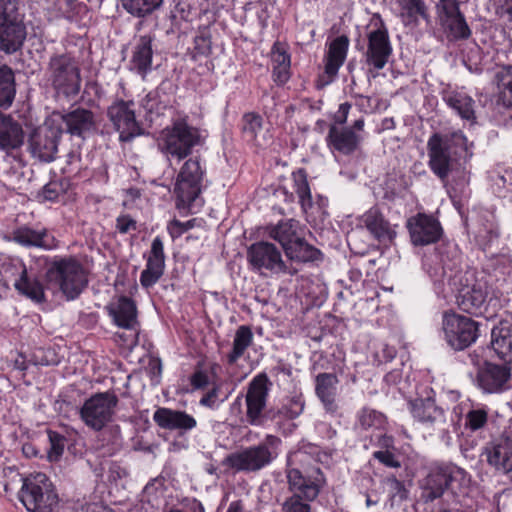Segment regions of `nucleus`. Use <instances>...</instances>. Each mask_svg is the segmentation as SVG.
I'll list each match as a JSON object with an SVG mask.
<instances>
[{
  "instance_id": "69168bd1",
  "label": "nucleus",
  "mask_w": 512,
  "mask_h": 512,
  "mask_svg": "<svg viewBox=\"0 0 512 512\" xmlns=\"http://www.w3.org/2000/svg\"><path fill=\"white\" fill-rule=\"evenodd\" d=\"M190 382L195 389L204 388L209 382L208 375L202 370H197L192 374Z\"/></svg>"
},
{
  "instance_id": "de8ad7c7",
  "label": "nucleus",
  "mask_w": 512,
  "mask_h": 512,
  "mask_svg": "<svg viewBox=\"0 0 512 512\" xmlns=\"http://www.w3.org/2000/svg\"><path fill=\"white\" fill-rule=\"evenodd\" d=\"M242 132L244 136L254 141L257 145H261L258 137L263 130V118L255 112H248L242 116Z\"/></svg>"
},
{
  "instance_id": "4d7b16f0",
  "label": "nucleus",
  "mask_w": 512,
  "mask_h": 512,
  "mask_svg": "<svg viewBox=\"0 0 512 512\" xmlns=\"http://www.w3.org/2000/svg\"><path fill=\"white\" fill-rule=\"evenodd\" d=\"M195 54L201 56H208L212 52V42L209 32L202 31L194 39Z\"/></svg>"
},
{
  "instance_id": "c756f323",
  "label": "nucleus",
  "mask_w": 512,
  "mask_h": 512,
  "mask_svg": "<svg viewBox=\"0 0 512 512\" xmlns=\"http://www.w3.org/2000/svg\"><path fill=\"white\" fill-rule=\"evenodd\" d=\"M339 380L334 373H319L315 378V393L326 412L334 414L338 410L336 403Z\"/></svg>"
},
{
  "instance_id": "0e129e2a",
  "label": "nucleus",
  "mask_w": 512,
  "mask_h": 512,
  "mask_svg": "<svg viewBox=\"0 0 512 512\" xmlns=\"http://www.w3.org/2000/svg\"><path fill=\"white\" fill-rule=\"evenodd\" d=\"M379 363H387L392 361L396 356V349L393 346L383 344L380 351L375 354Z\"/></svg>"
},
{
  "instance_id": "7ed1b4c3",
  "label": "nucleus",
  "mask_w": 512,
  "mask_h": 512,
  "mask_svg": "<svg viewBox=\"0 0 512 512\" xmlns=\"http://www.w3.org/2000/svg\"><path fill=\"white\" fill-rule=\"evenodd\" d=\"M281 444L278 436L268 434L261 442L228 454L222 465L235 473H257L277 459Z\"/></svg>"
},
{
  "instance_id": "a18cd8bd",
  "label": "nucleus",
  "mask_w": 512,
  "mask_h": 512,
  "mask_svg": "<svg viewBox=\"0 0 512 512\" xmlns=\"http://www.w3.org/2000/svg\"><path fill=\"white\" fill-rule=\"evenodd\" d=\"M494 82L497 86L499 101L505 107L512 108V65L499 68L495 72Z\"/></svg>"
},
{
  "instance_id": "a211bd4d",
  "label": "nucleus",
  "mask_w": 512,
  "mask_h": 512,
  "mask_svg": "<svg viewBox=\"0 0 512 512\" xmlns=\"http://www.w3.org/2000/svg\"><path fill=\"white\" fill-rule=\"evenodd\" d=\"M107 117L119 133L121 142H130L144 134L141 124L136 120L133 101L117 99L108 107Z\"/></svg>"
},
{
  "instance_id": "cd10ccee",
  "label": "nucleus",
  "mask_w": 512,
  "mask_h": 512,
  "mask_svg": "<svg viewBox=\"0 0 512 512\" xmlns=\"http://www.w3.org/2000/svg\"><path fill=\"white\" fill-rule=\"evenodd\" d=\"M487 461L498 471L509 473L512 471V438L502 436L486 448Z\"/></svg>"
},
{
  "instance_id": "ddd939ff",
  "label": "nucleus",
  "mask_w": 512,
  "mask_h": 512,
  "mask_svg": "<svg viewBox=\"0 0 512 512\" xmlns=\"http://www.w3.org/2000/svg\"><path fill=\"white\" fill-rule=\"evenodd\" d=\"M409 410L430 435L445 439L449 434L450 424L445 410L436 404L432 397L417 398L409 401Z\"/></svg>"
},
{
  "instance_id": "f8f14e48",
  "label": "nucleus",
  "mask_w": 512,
  "mask_h": 512,
  "mask_svg": "<svg viewBox=\"0 0 512 512\" xmlns=\"http://www.w3.org/2000/svg\"><path fill=\"white\" fill-rule=\"evenodd\" d=\"M63 127L56 118H50L32 131L28 139V151L34 159L49 163L55 160Z\"/></svg>"
},
{
  "instance_id": "9d476101",
  "label": "nucleus",
  "mask_w": 512,
  "mask_h": 512,
  "mask_svg": "<svg viewBox=\"0 0 512 512\" xmlns=\"http://www.w3.org/2000/svg\"><path fill=\"white\" fill-rule=\"evenodd\" d=\"M204 175L205 169L199 157H192L184 162L174 186L177 209L190 210L201 194Z\"/></svg>"
},
{
  "instance_id": "8fccbe9b",
  "label": "nucleus",
  "mask_w": 512,
  "mask_h": 512,
  "mask_svg": "<svg viewBox=\"0 0 512 512\" xmlns=\"http://www.w3.org/2000/svg\"><path fill=\"white\" fill-rule=\"evenodd\" d=\"M383 488L387 492L391 505L404 501L408 496V490L402 481L395 476H388L383 481Z\"/></svg>"
},
{
  "instance_id": "6e6552de",
  "label": "nucleus",
  "mask_w": 512,
  "mask_h": 512,
  "mask_svg": "<svg viewBox=\"0 0 512 512\" xmlns=\"http://www.w3.org/2000/svg\"><path fill=\"white\" fill-rule=\"evenodd\" d=\"M26 34L19 0H0V50L6 54L16 52L23 45Z\"/></svg>"
},
{
  "instance_id": "ea45409f",
  "label": "nucleus",
  "mask_w": 512,
  "mask_h": 512,
  "mask_svg": "<svg viewBox=\"0 0 512 512\" xmlns=\"http://www.w3.org/2000/svg\"><path fill=\"white\" fill-rule=\"evenodd\" d=\"M167 85L169 83L162 82L142 100V106L148 114L159 116L171 106V97L167 93Z\"/></svg>"
},
{
  "instance_id": "473e14b6",
  "label": "nucleus",
  "mask_w": 512,
  "mask_h": 512,
  "mask_svg": "<svg viewBox=\"0 0 512 512\" xmlns=\"http://www.w3.org/2000/svg\"><path fill=\"white\" fill-rule=\"evenodd\" d=\"M267 233L270 238L279 242L284 252H286L296 240H300L303 229L299 221L286 219L279 221L276 225L267 227Z\"/></svg>"
},
{
  "instance_id": "bf43d9fd",
  "label": "nucleus",
  "mask_w": 512,
  "mask_h": 512,
  "mask_svg": "<svg viewBox=\"0 0 512 512\" xmlns=\"http://www.w3.org/2000/svg\"><path fill=\"white\" fill-rule=\"evenodd\" d=\"M196 219H191L186 222H181L177 219H173L168 224V231L172 238H178L188 230L195 226Z\"/></svg>"
},
{
  "instance_id": "4468645a",
  "label": "nucleus",
  "mask_w": 512,
  "mask_h": 512,
  "mask_svg": "<svg viewBox=\"0 0 512 512\" xmlns=\"http://www.w3.org/2000/svg\"><path fill=\"white\" fill-rule=\"evenodd\" d=\"M118 397L113 392H99L85 400L80 408V418L94 431H101L112 421Z\"/></svg>"
},
{
  "instance_id": "5fc2aeb1",
  "label": "nucleus",
  "mask_w": 512,
  "mask_h": 512,
  "mask_svg": "<svg viewBox=\"0 0 512 512\" xmlns=\"http://www.w3.org/2000/svg\"><path fill=\"white\" fill-rule=\"evenodd\" d=\"M310 502L292 494L282 503L281 510L282 512H312Z\"/></svg>"
},
{
  "instance_id": "4c0bfd02",
  "label": "nucleus",
  "mask_w": 512,
  "mask_h": 512,
  "mask_svg": "<svg viewBox=\"0 0 512 512\" xmlns=\"http://www.w3.org/2000/svg\"><path fill=\"white\" fill-rule=\"evenodd\" d=\"M491 345L500 358H505L512 351V323L502 320L491 331Z\"/></svg>"
},
{
  "instance_id": "dca6fc26",
  "label": "nucleus",
  "mask_w": 512,
  "mask_h": 512,
  "mask_svg": "<svg viewBox=\"0 0 512 512\" xmlns=\"http://www.w3.org/2000/svg\"><path fill=\"white\" fill-rule=\"evenodd\" d=\"M272 383L266 373L256 375L248 384L245 395L246 420L252 426H263L268 420L265 411Z\"/></svg>"
},
{
  "instance_id": "f257e3e1",
  "label": "nucleus",
  "mask_w": 512,
  "mask_h": 512,
  "mask_svg": "<svg viewBox=\"0 0 512 512\" xmlns=\"http://www.w3.org/2000/svg\"><path fill=\"white\" fill-rule=\"evenodd\" d=\"M428 166L441 181L459 164L472 156L467 137L461 130L433 133L427 141Z\"/></svg>"
},
{
  "instance_id": "c9c22d12",
  "label": "nucleus",
  "mask_w": 512,
  "mask_h": 512,
  "mask_svg": "<svg viewBox=\"0 0 512 512\" xmlns=\"http://www.w3.org/2000/svg\"><path fill=\"white\" fill-rule=\"evenodd\" d=\"M440 30L448 42H458L471 37L472 31L462 12L438 20Z\"/></svg>"
},
{
  "instance_id": "09e8293b",
  "label": "nucleus",
  "mask_w": 512,
  "mask_h": 512,
  "mask_svg": "<svg viewBox=\"0 0 512 512\" xmlns=\"http://www.w3.org/2000/svg\"><path fill=\"white\" fill-rule=\"evenodd\" d=\"M385 423V416L372 408L363 407L357 413L356 427L362 430H368L370 428H380Z\"/></svg>"
},
{
  "instance_id": "c85d7f7f",
  "label": "nucleus",
  "mask_w": 512,
  "mask_h": 512,
  "mask_svg": "<svg viewBox=\"0 0 512 512\" xmlns=\"http://www.w3.org/2000/svg\"><path fill=\"white\" fill-rule=\"evenodd\" d=\"M397 16L405 27L415 28L420 20L430 22L429 10L424 0H396Z\"/></svg>"
},
{
  "instance_id": "a19ab883",
  "label": "nucleus",
  "mask_w": 512,
  "mask_h": 512,
  "mask_svg": "<svg viewBox=\"0 0 512 512\" xmlns=\"http://www.w3.org/2000/svg\"><path fill=\"white\" fill-rule=\"evenodd\" d=\"M305 407L302 396H293L283 403L281 407L268 410V420L274 421L280 426L282 420H293L299 417Z\"/></svg>"
},
{
  "instance_id": "2eb2a0df",
  "label": "nucleus",
  "mask_w": 512,
  "mask_h": 512,
  "mask_svg": "<svg viewBox=\"0 0 512 512\" xmlns=\"http://www.w3.org/2000/svg\"><path fill=\"white\" fill-rule=\"evenodd\" d=\"M375 29L367 35V50L364 53L365 64L369 70L383 69L392 55L393 48L390 42L388 29L380 16L375 14L372 18Z\"/></svg>"
},
{
  "instance_id": "f704fd0d",
  "label": "nucleus",
  "mask_w": 512,
  "mask_h": 512,
  "mask_svg": "<svg viewBox=\"0 0 512 512\" xmlns=\"http://www.w3.org/2000/svg\"><path fill=\"white\" fill-rule=\"evenodd\" d=\"M108 311L117 326L130 330L137 327V308L131 298L121 296L115 305L108 307Z\"/></svg>"
},
{
  "instance_id": "4be33fe9",
  "label": "nucleus",
  "mask_w": 512,
  "mask_h": 512,
  "mask_svg": "<svg viewBox=\"0 0 512 512\" xmlns=\"http://www.w3.org/2000/svg\"><path fill=\"white\" fill-rule=\"evenodd\" d=\"M511 378V367L509 364H496L485 361L478 369L477 384L485 393H500L508 388Z\"/></svg>"
},
{
  "instance_id": "72a5a7b5",
  "label": "nucleus",
  "mask_w": 512,
  "mask_h": 512,
  "mask_svg": "<svg viewBox=\"0 0 512 512\" xmlns=\"http://www.w3.org/2000/svg\"><path fill=\"white\" fill-rule=\"evenodd\" d=\"M23 129L12 116L0 112V149L6 152L23 144Z\"/></svg>"
},
{
  "instance_id": "bb28decb",
  "label": "nucleus",
  "mask_w": 512,
  "mask_h": 512,
  "mask_svg": "<svg viewBox=\"0 0 512 512\" xmlns=\"http://www.w3.org/2000/svg\"><path fill=\"white\" fill-rule=\"evenodd\" d=\"M326 140L331 149L344 155H350L358 149L362 137L352 128H339L336 125H331Z\"/></svg>"
},
{
  "instance_id": "338daca9",
  "label": "nucleus",
  "mask_w": 512,
  "mask_h": 512,
  "mask_svg": "<svg viewBox=\"0 0 512 512\" xmlns=\"http://www.w3.org/2000/svg\"><path fill=\"white\" fill-rule=\"evenodd\" d=\"M350 109V103L344 102L340 104L339 109L334 116L335 123L339 125L346 123Z\"/></svg>"
},
{
  "instance_id": "6ab92c4d",
  "label": "nucleus",
  "mask_w": 512,
  "mask_h": 512,
  "mask_svg": "<svg viewBox=\"0 0 512 512\" xmlns=\"http://www.w3.org/2000/svg\"><path fill=\"white\" fill-rule=\"evenodd\" d=\"M289 490L293 495L307 501H314L326 480L319 467H313L302 473L299 469L293 468L287 471Z\"/></svg>"
},
{
  "instance_id": "a878e982",
  "label": "nucleus",
  "mask_w": 512,
  "mask_h": 512,
  "mask_svg": "<svg viewBox=\"0 0 512 512\" xmlns=\"http://www.w3.org/2000/svg\"><path fill=\"white\" fill-rule=\"evenodd\" d=\"M153 421L162 429L175 430L180 434L191 431L197 426V421L192 415L166 407H159L154 412Z\"/></svg>"
},
{
  "instance_id": "9b49d317",
  "label": "nucleus",
  "mask_w": 512,
  "mask_h": 512,
  "mask_svg": "<svg viewBox=\"0 0 512 512\" xmlns=\"http://www.w3.org/2000/svg\"><path fill=\"white\" fill-rule=\"evenodd\" d=\"M442 334L446 344L455 351L470 347L479 336L478 323L473 319L445 312L442 318Z\"/></svg>"
},
{
  "instance_id": "603ef678",
  "label": "nucleus",
  "mask_w": 512,
  "mask_h": 512,
  "mask_svg": "<svg viewBox=\"0 0 512 512\" xmlns=\"http://www.w3.org/2000/svg\"><path fill=\"white\" fill-rule=\"evenodd\" d=\"M295 192L299 197V201L304 209L312 206V196L310 187L306 178V174L303 171H299L295 177Z\"/></svg>"
},
{
  "instance_id": "2f4dec72",
  "label": "nucleus",
  "mask_w": 512,
  "mask_h": 512,
  "mask_svg": "<svg viewBox=\"0 0 512 512\" xmlns=\"http://www.w3.org/2000/svg\"><path fill=\"white\" fill-rule=\"evenodd\" d=\"M370 234L379 242L392 241L396 232L377 207L370 208L361 218Z\"/></svg>"
},
{
  "instance_id": "f3484780",
  "label": "nucleus",
  "mask_w": 512,
  "mask_h": 512,
  "mask_svg": "<svg viewBox=\"0 0 512 512\" xmlns=\"http://www.w3.org/2000/svg\"><path fill=\"white\" fill-rule=\"evenodd\" d=\"M247 258L252 267L258 271L289 275L297 273L296 269H291L285 263L280 249L268 241L253 243L247 250Z\"/></svg>"
},
{
  "instance_id": "37998d69",
  "label": "nucleus",
  "mask_w": 512,
  "mask_h": 512,
  "mask_svg": "<svg viewBox=\"0 0 512 512\" xmlns=\"http://www.w3.org/2000/svg\"><path fill=\"white\" fill-rule=\"evenodd\" d=\"M285 255L292 261L307 263L315 262L322 258V253L319 249L309 244L303 237L300 236V240H296L295 243L288 248Z\"/></svg>"
},
{
  "instance_id": "3c124183",
  "label": "nucleus",
  "mask_w": 512,
  "mask_h": 512,
  "mask_svg": "<svg viewBox=\"0 0 512 512\" xmlns=\"http://www.w3.org/2000/svg\"><path fill=\"white\" fill-rule=\"evenodd\" d=\"M488 422V409L484 407L473 408L465 415L464 427L471 432L483 429Z\"/></svg>"
},
{
  "instance_id": "864d4df0",
  "label": "nucleus",
  "mask_w": 512,
  "mask_h": 512,
  "mask_svg": "<svg viewBox=\"0 0 512 512\" xmlns=\"http://www.w3.org/2000/svg\"><path fill=\"white\" fill-rule=\"evenodd\" d=\"M48 438L50 448L48 450V459L50 461H57L62 456L65 447V437L60 433L48 430Z\"/></svg>"
},
{
  "instance_id": "680f3d73",
  "label": "nucleus",
  "mask_w": 512,
  "mask_h": 512,
  "mask_svg": "<svg viewBox=\"0 0 512 512\" xmlns=\"http://www.w3.org/2000/svg\"><path fill=\"white\" fill-rule=\"evenodd\" d=\"M116 230L120 234H127L137 230V222L129 214H121L116 218Z\"/></svg>"
},
{
  "instance_id": "7c9ffc66",
  "label": "nucleus",
  "mask_w": 512,
  "mask_h": 512,
  "mask_svg": "<svg viewBox=\"0 0 512 512\" xmlns=\"http://www.w3.org/2000/svg\"><path fill=\"white\" fill-rule=\"evenodd\" d=\"M152 42V36H140L132 52L130 70L136 72L142 78H145L146 75L152 70Z\"/></svg>"
},
{
  "instance_id": "f03ea898",
  "label": "nucleus",
  "mask_w": 512,
  "mask_h": 512,
  "mask_svg": "<svg viewBox=\"0 0 512 512\" xmlns=\"http://www.w3.org/2000/svg\"><path fill=\"white\" fill-rule=\"evenodd\" d=\"M471 482L469 473L453 464H441L430 469L421 482V499L425 502H433L449 491L454 496L465 495Z\"/></svg>"
},
{
  "instance_id": "b1692460",
  "label": "nucleus",
  "mask_w": 512,
  "mask_h": 512,
  "mask_svg": "<svg viewBox=\"0 0 512 512\" xmlns=\"http://www.w3.org/2000/svg\"><path fill=\"white\" fill-rule=\"evenodd\" d=\"M350 40L346 35H340L333 39L324 56V73L319 76L318 87L330 84L337 76L340 67L346 60Z\"/></svg>"
},
{
  "instance_id": "49530a36",
  "label": "nucleus",
  "mask_w": 512,
  "mask_h": 512,
  "mask_svg": "<svg viewBox=\"0 0 512 512\" xmlns=\"http://www.w3.org/2000/svg\"><path fill=\"white\" fill-rule=\"evenodd\" d=\"M124 10L137 18L152 14L163 3V0H120Z\"/></svg>"
},
{
  "instance_id": "5701e85b",
  "label": "nucleus",
  "mask_w": 512,
  "mask_h": 512,
  "mask_svg": "<svg viewBox=\"0 0 512 512\" xmlns=\"http://www.w3.org/2000/svg\"><path fill=\"white\" fill-rule=\"evenodd\" d=\"M4 240L25 248L52 250L58 247L57 240L46 228L34 229L26 224L13 229L9 235L4 236Z\"/></svg>"
},
{
  "instance_id": "6e6d98bb",
  "label": "nucleus",
  "mask_w": 512,
  "mask_h": 512,
  "mask_svg": "<svg viewBox=\"0 0 512 512\" xmlns=\"http://www.w3.org/2000/svg\"><path fill=\"white\" fill-rule=\"evenodd\" d=\"M437 20L452 16L461 12L458 0H438L436 3Z\"/></svg>"
},
{
  "instance_id": "0eeeda50",
  "label": "nucleus",
  "mask_w": 512,
  "mask_h": 512,
  "mask_svg": "<svg viewBox=\"0 0 512 512\" xmlns=\"http://www.w3.org/2000/svg\"><path fill=\"white\" fill-rule=\"evenodd\" d=\"M453 285L456 286L457 304L461 310L476 316L486 312L490 289L484 277L476 278L473 273L465 272L453 279Z\"/></svg>"
},
{
  "instance_id": "20e7f679",
  "label": "nucleus",
  "mask_w": 512,
  "mask_h": 512,
  "mask_svg": "<svg viewBox=\"0 0 512 512\" xmlns=\"http://www.w3.org/2000/svg\"><path fill=\"white\" fill-rule=\"evenodd\" d=\"M45 76L58 96L73 98L81 89V69L76 57L70 52L54 53L47 62Z\"/></svg>"
},
{
  "instance_id": "e2e57ef3",
  "label": "nucleus",
  "mask_w": 512,
  "mask_h": 512,
  "mask_svg": "<svg viewBox=\"0 0 512 512\" xmlns=\"http://www.w3.org/2000/svg\"><path fill=\"white\" fill-rule=\"evenodd\" d=\"M272 62L274 63V67L290 68V56L279 48H273Z\"/></svg>"
},
{
  "instance_id": "1a4fd4ad",
  "label": "nucleus",
  "mask_w": 512,
  "mask_h": 512,
  "mask_svg": "<svg viewBox=\"0 0 512 512\" xmlns=\"http://www.w3.org/2000/svg\"><path fill=\"white\" fill-rule=\"evenodd\" d=\"M200 142L199 130L189 125L185 120L179 119L171 127L163 130L159 148L168 157L180 161L188 157L193 148L199 145Z\"/></svg>"
},
{
  "instance_id": "423d86ee",
  "label": "nucleus",
  "mask_w": 512,
  "mask_h": 512,
  "mask_svg": "<svg viewBox=\"0 0 512 512\" xmlns=\"http://www.w3.org/2000/svg\"><path fill=\"white\" fill-rule=\"evenodd\" d=\"M18 499L28 512H53L59 502L51 481L43 473L21 478Z\"/></svg>"
},
{
  "instance_id": "58836bf2",
  "label": "nucleus",
  "mask_w": 512,
  "mask_h": 512,
  "mask_svg": "<svg viewBox=\"0 0 512 512\" xmlns=\"http://www.w3.org/2000/svg\"><path fill=\"white\" fill-rule=\"evenodd\" d=\"M14 288L19 294L35 303L45 301V292L42 283L38 279L30 277L25 266L19 278L15 281Z\"/></svg>"
},
{
  "instance_id": "39448f33",
  "label": "nucleus",
  "mask_w": 512,
  "mask_h": 512,
  "mask_svg": "<svg viewBox=\"0 0 512 512\" xmlns=\"http://www.w3.org/2000/svg\"><path fill=\"white\" fill-rule=\"evenodd\" d=\"M47 282L59 287L68 300H74L87 286L82 264L73 256H55L45 273Z\"/></svg>"
},
{
  "instance_id": "79ce46f5",
  "label": "nucleus",
  "mask_w": 512,
  "mask_h": 512,
  "mask_svg": "<svg viewBox=\"0 0 512 512\" xmlns=\"http://www.w3.org/2000/svg\"><path fill=\"white\" fill-rule=\"evenodd\" d=\"M16 96L15 74L8 65L0 66V108L8 109L12 106Z\"/></svg>"
},
{
  "instance_id": "e433bc0d",
  "label": "nucleus",
  "mask_w": 512,
  "mask_h": 512,
  "mask_svg": "<svg viewBox=\"0 0 512 512\" xmlns=\"http://www.w3.org/2000/svg\"><path fill=\"white\" fill-rule=\"evenodd\" d=\"M446 105L454 110L463 120L476 123L475 101L463 92L451 91L443 96Z\"/></svg>"
},
{
  "instance_id": "c03bdc74",
  "label": "nucleus",
  "mask_w": 512,
  "mask_h": 512,
  "mask_svg": "<svg viewBox=\"0 0 512 512\" xmlns=\"http://www.w3.org/2000/svg\"><path fill=\"white\" fill-rule=\"evenodd\" d=\"M253 343V332L250 326L241 325L237 328L233 339L232 350L227 354V362L235 364Z\"/></svg>"
},
{
  "instance_id": "aec40b11",
  "label": "nucleus",
  "mask_w": 512,
  "mask_h": 512,
  "mask_svg": "<svg viewBox=\"0 0 512 512\" xmlns=\"http://www.w3.org/2000/svg\"><path fill=\"white\" fill-rule=\"evenodd\" d=\"M411 243L414 246H426L436 243L442 236L440 222L432 215L417 213L406 222Z\"/></svg>"
},
{
  "instance_id": "774afa93",
  "label": "nucleus",
  "mask_w": 512,
  "mask_h": 512,
  "mask_svg": "<svg viewBox=\"0 0 512 512\" xmlns=\"http://www.w3.org/2000/svg\"><path fill=\"white\" fill-rule=\"evenodd\" d=\"M318 428H319V431L320 433L322 434V436L324 438H327V439H333L334 437H336L337 435V431L335 428L332 427L331 424L329 423H325V422H321L319 425H318Z\"/></svg>"
},
{
  "instance_id": "393cba45",
  "label": "nucleus",
  "mask_w": 512,
  "mask_h": 512,
  "mask_svg": "<svg viewBox=\"0 0 512 512\" xmlns=\"http://www.w3.org/2000/svg\"><path fill=\"white\" fill-rule=\"evenodd\" d=\"M165 253L162 239L157 236L151 243L145 269L141 272L140 283L144 288L155 285L163 276L165 270Z\"/></svg>"
},
{
  "instance_id": "13d9d810",
  "label": "nucleus",
  "mask_w": 512,
  "mask_h": 512,
  "mask_svg": "<svg viewBox=\"0 0 512 512\" xmlns=\"http://www.w3.org/2000/svg\"><path fill=\"white\" fill-rule=\"evenodd\" d=\"M221 387L214 385L200 400V405L209 407L211 409L217 408L219 403L227 399V395L220 398Z\"/></svg>"
},
{
  "instance_id": "052dcab7",
  "label": "nucleus",
  "mask_w": 512,
  "mask_h": 512,
  "mask_svg": "<svg viewBox=\"0 0 512 512\" xmlns=\"http://www.w3.org/2000/svg\"><path fill=\"white\" fill-rule=\"evenodd\" d=\"M373 458L389 468H399L401 463L391 450H377L373 453Z\"/></svg>"
},
{
  "instance_id": "412c9836",
  "label": "nucleus",
  "mask_w": 512,
  "mask_h": 512,
  "mask_svg": "<svg viewBox=\"0 0 512 512\" xmlns=\"http://www.w3.org/2000/svg\"><path fill=\"white\" fill-rule=\"evenodd\" d=\"M51 118H56L58 124L63 127V133L85 139L96 129L94 113L85 108H75L68 112L54 113Z\"/></svg>"
}]
</instances>
